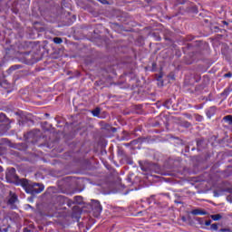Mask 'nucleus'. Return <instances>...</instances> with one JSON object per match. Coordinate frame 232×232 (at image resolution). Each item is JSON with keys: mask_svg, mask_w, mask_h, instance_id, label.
<instances>
[{"mask_svg": "<svg viewBox=\"0 0 232 232\" xmlns=\"http://www.w3.org/2000/svg\"><path fill=\"white\" fill-rule=\"evenodd\" d=\"M25 191L29 195H39V193H43L44 191V185L35 182L26 183Z\"/></svg>", "mask_w": 232, "mask_h": 232, "instance_id": "obj_1", "label": "nucleus"}, {"mask_svg": "<svg viewBox=\"0 0 232 232\" xmlns=\"http://www.w3.org/2000/svg\"><path fill=\"white\" fill-rule=\"evenodd\" d=\"M91 208L93 212V217L98 218V217H101V213H102V205H101V202L97 199H92L91 200Z\"/></svg>", "mask_w": 232, "mask_h": 232, "instance_id": "obj_2", "label": "nucleus"}, {"mask_svg": "<svg viewBox=\"0 0 232 232\" xmlns=\"http://www.w3.org/2000/svg\"><path fill=\"white\" fill-rule=\"evenodd\" d=\"M139 164L141 171H145V173H150V171H153V163L150 161H139Z\"/></svg>", "mask_w": 232, "mask_h": 232, "instance_id": "obj_3", "label": "nucleus"}, {"mask_svg": "<svg viewBox=\"0 0 232 232\" xmlns=\"http://www.w3.org/2000/svg\"><path fill=\"white\" fill-rule=\"evenodd\" d=\"M17 200H18V198L15 195V193L10 191L7 204L8 206H10L11 209H17V206H15V202H17Z\"/></svg>", "mask_w": 232, "mask_h": 232, "instance_id": "obj_4", "label": "nucleus"}, {"mask_svg": "<svg viewBox=\"0 0 232 232\" xmlns=\"http://www.w3.org/2000/svg\"><path fill=\"white\" fill-rule=\"evenodd\" d=\"M5 178L10 180L17 179V175L15 174V169L10 168L5 174Z\"/></svg>", "mask_w": 232, "mask_h": 232, "instance_id": "obj_5", "label": "nucleus"}, {"mask_svg": "<svg viewBox=\"0 0 232 232\" xmlns=\"http://www.w3.org/2000/svg\"><path fill=\"white\" fill-rule=\"evenodd\" d=\"M217 113V107L211 106L206 110V115L208 119H211Z\"/></svg>", "mask_w": 232, "mask_h": 232, "instance_id": "obj_6", "label": "nucleus"}, {"mask_svg": "<svg viewBox=\"0 0 232 232\" xmlns=\"http://www.w3.org/2000/svg\"><path fill=\"white\" fill-rule=\"evenodd\" d=\"M198 151H202L203 148H206V141L204 140H197Z\"/></svg>", "mask_w": 232, "mask_h": 232, "instance_id": "obj_7", "label": "nucleus"}, {"mask_svg": "<svg viewBox=\"0 0 232 232\" xmlns=\"http://www.w3.org/2000/svg\"><path fill=\"white\" fill-rule=\"evenodd\" d=\"M232 92V88L231 87H227L226 89H224V91L220 93L221 97H224V99H227V96L229 95V93Z\"/></svg>", "mask_w": 232, "mask_h": 232, "instance_id": "obj_8", "label": "nucleus"}, {"mask_svg": "<svg viewBox=\"0 0 232 232\" xmlns=\"http://www.w3.org/2000/svg\"><path fill=\"white\" fill-rule=\"evenodd\" d=\"M191 215H207L208 212L206 210H202V209H199V208H196V209H193L192 211H190Z\"/></svg>", "mask_w": 232, "mask_h": 232, "instance_id": "obj_9", "label": "nucleus"}, {"mask_svg": "<svg viewBox=\"0 0 232 232\" xmlns=\"http://www.w3.org/2000/svg\"><path fill=\"white\" fill-rule=\"evenodd\" d=\"M171 104H172V102L171 100H167L164 103H163V106L165 108H167V110H169L171 108Z\"/></svg>", "mask_w": 232, "mask_h": 232, "instance_id": "obj_10", "label": "nucleus"}, {"mask_svg": "<svg viewBox=\"0 0 232 232\" xmlns=\"http://www.w3.org/2000/svg\"><path fill=\"white\" fill-rule=\"evenodd\" d=\"M93 117H99V115L101 114V109L100 108H96L92 111Z\"/></svg>", "mask_w": 232, "mask_h": 232, "instance_id": "obj_11", "label": "nucleus"}, {"mask_svg": "<svg viewBox=\"0 0 232 232\" xmlns=\"http://www.w3.org/2000/svg\"><path fill=\"white\" fill-rule=\"evenodd\" d=\"M210 218H212V220H220L222 218V215L220 214H216V215H211Z\"/></svg>", "mask_w": 232, "mask_h": 232, "instance_id": "obj_12", "label": "nucleus"}, {"mask_svg": "<svg viewBox=\"0 0 232 232\" xmlns=\"http://www.w3.org/2000/svg\"><path fill=\"white\" fill-rule=\"evenodd\" d=\"M224 121L225 122H227V124H232V116L231 115L225 116Z\"/></svg>", "mask_w": 232, "mask_h": 232, "instance_id": "obj_13", "label": "nucleus"}, {"mask_svg": "<svg viewBox=\"0 0 232 232\" xmlns=\"http://www.w3.org/2000/svg\"><path fill=\"white\" fill-rule=\"evenodd\" d=\"M53 43H54L55 44H61L63 43V39L60 38V37H54V38H53Z\"/></svg>", "mask_w": 232, "mask_h": 232, "instance_id": "obj_14", "label": "nucleus"}, {"mask_svg": "<svg viewBox=\"0 0 232 232\" xmlns=\"http://www.w3.org/2000/svg\"><path fill=\"white\" fill-rule=\"evenodd\" d=\"M211 231H218V225L214 223L210 226Z\"/></svg>", "mask_w": 232, "mask_h": 232, "instance_id": "obj_15", "label": "nucleus"}, {"mask_svg": "<svg viewBox=\"0 0 232 232\" xmlns=\"http://www.w3.org/2000/svg\"><path fill=\"white\" fill-rule=\"evenodd\" d=\"M196 121L198 122H202V121H204V117L202 115H200V114H197L196 115Z\"/></svg>", "mask_w": 232, "mask_h": 232, "instance_id": "obj_16", "label": "nucleus"}, {"mask_svg": "<svg viewBox=\"0 0 232 232\" xmlns=\"http://www.w3.org/2000/svg\"><path fill=\"white\" fill-rule=\"evenodd\" d=\"M197 222H198V224H200V226H204L205 222L203 218H196Z\"/></svg>", "mask_w": 232, "mask_h": 232, "instance_id": "obj_17", "label": "nucleus"}, {"mask_svg": "<svg viewBox=\"0 0 232 232\" xmlns=\"http://www.w3.org/2000/svg\"><path fill=\"white\" fill-rule=\"evenodd\" d=\"M19 68V65H14V66H11L8 70V72H14L15 70H18Z\"/></svg>", "mask_w": 232, "mask_h": 232, "instance_id": "obj_18", "label": "nucleus"}, {"mask_svg": "<svg viewBox=\"0 0 232 232\" xmlns=\"http://www.w3.org/2000/svg\"><path fill=\"white\" fill-rule=\"evenodd\" d=\"M73 204H75V202H73V200H72V199H68L67 200V206L69 208H72V206H73Z\"/></svg>", "mask_w": 232, "mask_h": 232, "instance_id": "obj_19", "label": "nucleus"}, {"mask_svg": "<svg viewBox=\"0 0 232 232\" xmlns=\"http://www.w3.org/2000/svg\"><path fill=\"white\" fill-rule=\"evenodd\" d=\"M224 77H225V79L231 78L232 77V73L231 72L225 73Z\"/></svg>", "mask_w": 232, "mask_h": 232, "instance_id": "obj_20", "label": "nucleus"}, {"mask_svg": "<svg viewBox=\"0 0 232 232\" xmlns=\"http://www.w3.org/2000/svg\"><path fill=\"white\" fill-rule=\"evenodd\" d=\"M0 119H1L2 121H5V119H6V114L1 112V113H0Z\"/></svg>", "mask_w": 232, "mask_h": 232, "instance_id": "obj_21", "label": "nucleus"}, {"mask_svg": "<svg viewBox=\"0 0 232 232\" xmlns=\"http://www.w3.org/2000/svg\"><path fill=\"white\" fill-rule=\"evenodd\" d=\"M74 200L79 203V200H82V197L76 196V197H74Z\"/></svg>", "mask_w": 232, "mask_h": 232, "instance_id": "obj_22", "label": "nucleus"}, {"mask_svg": "<svg viewBox=\"0 0 232 232\" xmlns=\"http://www.w3.org/2000/svg\"><path fill=\"white\" fill-rule=\"evenodd\" d=\"M184 126L185 128H189V126H191V123H189V121H185Z\"/></svg>", "mask_w": 232, "mask_h": 232, "instance_id": "obj_23", "label": "nucleus"}, {"mask_svg": "<svg viewBox=\"0 0 232 232\" xmlns=\"http://www.w3.org/2000/svg\"><path fill=\"white\" fill-rule=\"evenodd\" d=\"M57 200H63V201H64V197H63V196H57Z\"/></svg>", "mask_w": 232, "mask_h": 232, "instance_id": "obj_24", "label": "nucleus"}, {"mask_svg": "<svg viewBox=\"0 0 232 232\" xmlns=\"http://www.w3.org/2000/svg\"><path fill=\"white\" fill-rule=\"evenodd\" d=\"M205 226H211V220L205 221Z\"/></svg>", "mask_w": 232, "mask_h": 232, "instance_id": "obj_25", "label": "nucleus"}, {"mask_svg": "<svg viewBox=\"0 0 232 232\" xmlns=\"http://www.w3.org/2000/svg\"><path fill=\"white\" fill-rule=\"evenodd\" d=\"M102 5H108V2L106 0H98Z\"/></svg>", "mask_w": 232, "mask_h": 232, "instance_id": "obj_26", "label": "nucleus"}, {"mask_svg": "<svg viewBox=\"0 0 232 232\" xmlns=\"http://www.w3.org/2000/svg\"><path fill=\"white\" fill-rule=\"evenodd\" d=\"M214 197H220V194H218V191L217 190L214 191Z\"/></svg>", "mask_w": 232, "mask_h": 232, "instance_id": "obj_27", "label": "nucleus"}, {"mask_svg": "<svg viewBox=\"0 0 232 232\" xmlns=\"http://www.w3.org/2000/svg\"><path fill=\"white\" fill-rule=\"evenodd\" d=\"M111 131H112V133H115V132L117 131V128L113 127V128L111 129Z\"/></svg>", "mask_w": 232, "mask_h": 232, "instance_id": "obj_28", "label": "nucleus"}, {"mask_svg": "<svg viewBox=\"0 0 232 232\" xmlns=\"http://www.w3.org/2000/svg\"><path fill=\"white\" fill-rule=\"evenodd\" d=\"M164 195V197H168V198H169V193H165V194H162Z\"/></svg>", "mask_w": 232, "mask_h": 232, "instance_id": "obj_29", "label": "nucleus"}, {"mask_svg": "<svg viewBox=\"0 0 232 232\" xmlns=\"http://www.w3.org/2000/svg\"><path fill=\"white\" fill-rule=\"evenodd\" d=\"M222 232H226V231H229L228 229H226V228H222L221 229Z\"/></svg>", "mask_w": 232, "mask_h": 232, "instance_id": "obj_30", "label": "nucleus"}, {"mask_svg": "<svg viewBox=\"0 0 232 232\" xmlns=\"http://www.w3.org/2000/svg\"><path fill=\"white\" fill-rule=\"evenodd\" d=\"M0 173H3V167L0 166Z\"/></svg>", "mask_w": 232, "mask_h": 232, "instance_id": "obj_31", "label": "nucleus"}, {"mask_svg": "<svg viewBox=\"0 0 232 232\" xmlns=\"http://www.w3.org/2000/svg\"><path fill=\"white\" fill-rule=\"evenodd\" d=\"M127 182H131V179L128 178Z\"/></svg>", "mask_w": 232, "mask_h": 232, "instance_id": "obj_32", "label": "nucleus"}, {"mask_svg": "<svg viewBox=\"0 0 232 232\" xmlns=\"http://www.w3.org/2000/svg\"><path fill=\"white\" fill-rule=\"evenodd\" d=\"M32 134H33L32 132H29L27 135L32 136Z\"/></svg>", "mask_w": 232, "mask_h": 232, "instance_id": "obj_33", "label": "nucleus"}, {"mask_svg": "<svg viewBox=\"0 0 232 232\" xmlns=\"http://www.w3.org/2000/svg\"><path fill=\"white\" fill-rule=\"evenodd\" d=\"M223 23H224V24H227V22H226V21H224Z\"/></svg>", "mask_w": 232, "mask_h": 232, "instance_id": "obj_34", "label": "nucleus"}, {"mask_svg": "<svg viewBox=\"0 0 232 232\" xmlns=\"http://www.w3.org/2000/svg\"><path fill=\"white\" fill-rule=\"evenodd\" d=\"M45 115H46V117L50 116V114H48V113H45Z\"/></svg>", "mask_w": 232, "mask_h": 232, "instance_id": "obj_35", "label": "nucleus"}, {"mask_svg": "<svg viewBox=\"0 0 232 232\" xmlns=\"http://www.w3.org/2000/svg\"><path fill=\"white\" fill-rule=\"evenodd\" d=\"M192 151H195V148H192Z\"/></svg>", "mask_w": 232, "mask_h": 232, "instance_id": "obj_36", "label": "nucleus"}, {"mask_svg": "<svg viewBox=\"0 0 232 232\" xmlns=\"http://www.w3.org/2000/svg\"><path fill=\"white\" fill-rule=\"evenodd\" d=\"M28 206V208H32L30 205H27Z\"/></svg>", "mask_w": 232, "mask_h": 232, "instance_id": "obj_37", "label": "nucleus"}]
</instances>
